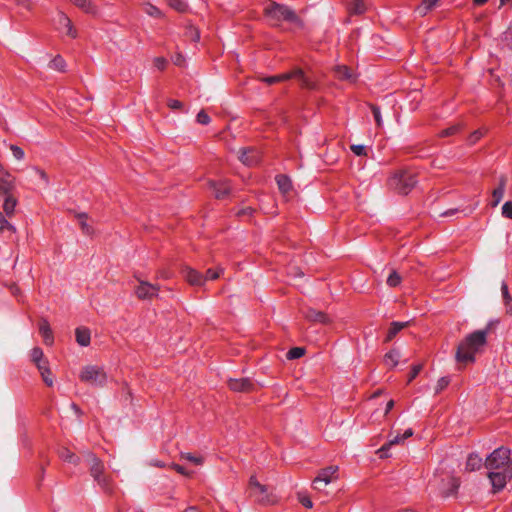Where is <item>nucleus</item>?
Listing matches in <instances>:
<instances>
[{
    "mask_svg": "<svg viewBox=\"0 0 512 512\" xmlns=\"http://www.w3.org/2000/svg\"><path fill=\"white\" fill-rule=\"evenodd\" d=\"M501 214L505 218L512 219V201H507L503 204Z\"/></svg>",
    "mask_w": 512,
    "mask_h": 512,
    "instance_id": "8fccbe9b",
    "label": "nucleus"
},
{
    "mask_svg": "<svg viewBox=\"0 0 512 512\" xmlns=\"http://www.w3.org/2000/svg\"><path fill=\"white\" fill-rule=\"evenodd\" d=\"M172 62H173L176 66L183 67V66H184V64H185V58H184V56H183L181 53H176V54L172 57Z\"/></svg>",
    "mask_w": 512,
    "mask_h": 512,
    "instance_id": "bf43d9fd",
    "label": "nucleus"
},
{
    "mask_svg": "<svg viewBox=\"0 0 512 512\" xmlns=\"http://www.w3.org/2000/svg\"><path fill=\"white\" fill-rule=\"evenodd\" d=\"M181 459L187 460L189 462H192L195 465H202L203 464V457L201 456H194L191 453L183 452L180 454Z\"/></svg>",
    "mask_w": 512,
    "mask_h": 512,
    "instance_id": "58836bf2",
    "label": "nucleus"
},
{
    "mask_svg": "<svg viewBox=\"0 0 512 512\" xmlns=\"http://www.w3.org/2000/svg\"><path fill=\"white\" fill-rule=\"evenodd\" d=\"M167 105L172 110H180L183 108V103L176 99H169Z\"/></svg>",
    "mask_w": 512,
    "mask_h": 512,
    "instance_id": "13d9d810",
    "label": "nucleus"
},
{
    "mask_svg": "<svg viewBox=\"0 0 512 512\" xmlns=\"http://www.w3.org/2000/svg\"><path fill=\"white\" fill-rule=\"evenodd\" d=\"M239 160L246 166H253L260 161V153L254 148H242Z\"/></svg>",
    "mask_w": 512,
    "mask_h": 512,
    "instance_id": "dca6fc26",
    "label": "nucleus"
},
{
    "mask_svg": "<svg viewBox=\"0 0 512 512\" xmlns=\"http://www.w3.org/2000/svg\"><path fill=\"white\" fill-rule=\"evenodd\" d=\"M196 120L199 124H202V125H208L211 122L210 116L204 110H201L197 114Z\"/></svg>",
    "mask_w": 512,
    "mask_h": 512,
    "instance_id": "3c124183",
    "label": "nucleus"
},
{
    "mask_svg": "<svg viewBox=\"0 0 512 512\" xmlns=\"http://www.w3.org/2000/svg\"><path fill=\"white\" fill-rule=\"evenodd\" d=\"M351 151L356 156H366L367 155V149H366V147L364 145H360V144L352 145L351 146Z\"/></svg>",
    "mask_w": 512,
    "mask_h": 512,
    "instance_id": "864d4df0",
    "label": "nucleus"
},
{
    "mask_svg": "<svg viewBox=\"0 0 512 512\" xmlns=\"http://www.w3.org/2000/svg\"><path fill=\"white\" fill-rule=\"evenodd\" d=\"M336 78L339 80H346L349 82H355L357 77L352 70L346 65H338L334 69Z\"/></svg>",
    "mask_w": 512,
    "mask_h": 512,
    "instance_id": "aec40b11",
    "label": "nucleus"
},
{
    "mask_svg": "<svg viewBox=\"0 0 512 512\" xmlns=\"http://www.w3.org/2000/svg\"><path fill=\"white\" fill-rule=\"evenodd\" d=\"M54 25L56 30L65 33L71 38H76L78 36V32L71 19L62 11L57 13L56 18L54 19Z\"/></svg>",
    "mask_w": 512,
    "mask_h": 512,
    "instance_id": "9d476101",
    "label": "nucleus"
},
{
    "mask_svg": "<svg viewBox=\"0 0 512 512\" xmlns=\"http://www.w3.org/2000/svg\"><path fill=\"white\" fill-rule=\"evenodd\" d=\"M366 11L364 0H354L349 6V12L355 15H361Z\"/></svg>",
    "mask_w": 512,
    "mask_h": 512,
    "instance_id": "f704fd0d",
    "label": "nucleus"
},
{
    "mask_svg": "<svg viewBox=\"0 0 512 512\" xmlns=\"http://www.w3.org/2000/svg\"><path fill=\"white\" fill-rule=\"evenodd\" d=\"M209 186L213 190L217 199L226 198L231 192V186L228 180L209 181Z\"/></svg>",
    "mask_w": 512,
    "mask_h": 512,
    "instance_id": "2eb2a0df",
    "label": "nucleus"
},
{
    "mask_svg": "<svg viewBox=\"0 0 512 512\" xmlns=\"http://www.w3.org/2000/svg\"><path fill=\"white\" fill-rule=\"evenodd\" d=\"M223 272V269L219 268V269H208L206 271V274L204 276V279L205 281L206 280H216L219 278L220 274Z\"/></svg>",
    "mask_w": 512,
    "mask_h": 512,
    "instance_id": "09e8293b",
    "label": "nucleus"
},
{
    "mask_svg": "<svg viewBox=\"0 0 512 512\" xmlns=\"http://www.w3.org/2000/svg\"><path fill=\"white\" fill-rule=\"evenodd\" d=\"M298 500L306 508H312V506H313L311 499L305 494L299 493Z\"/></svg>",
    "mask_w": 512,
    "mask_h": 512,
    "instance_id": "6e6d98bb",
    "label": "nucleus"
},
{
    "mask_svg": "<svg viewBox=\"0 0 512 512\" xmlns=\"http://www.w3.org/2000/svg\"><path fill=\"white\" fill-rule=\"evenodd\" d=\"M41 373V376L43 378V381L46 383L47 386L53 385V379L51 377V372L48 367V365L43 366L42 369H38Z\"/></svg>",
    "mask_w": 512,
    "mask_h": 512,
    "instance_id": "79ce46f5",
    "label": "nucleus"
},
{
    "mask_svg": "<svg viewBox=\"0 0 512 512\" xmlns=\"http://www.w3.org/2000/svg\"><path fill=\"white\" fill-rule=\"evenodd\" d=\"M35 172L40 177V179L43 181L44 186H48L49 185V178H48V175L46 174V172L44 170H42V169H39V168H35Z\"/></svg>",
    "mask_w": 512,
    "mask_h": 512,
    "instance_id": "680f3d73",
    "label": "nucleus"
},
{
    "mask_svg": "<svg viewBox=\"0 0 512 512\" xmlns=\"http://www.w3.org/2000/svg\"><path fill=\"white\" fill-rule=\"evenodd\" d=\"M337 471V466H329L321 469L316 478L313 480L314 488L317 490H321L322 484L326 486L329 483H331L333 480L337 478Z\"/></svg>",
    "mask_w": 512,
    "mask_h": 512,
    "instance_id": "9b49d317",
    "label": "nucleus"
},
{
    "mask_svg": "<svg viewBox=\"0 0 512 512\" xmlns=\"http://www.w3.org/2000/svg\"><path fill=\"white\" fill-rule=\"evenodd\" d=\"M144 11L149 16H152V17H155V18L162 17V12L159 10V8H157L156 6H154V5L150 4V3H147V4L144 5Z\"/></svg>",
    "mask_w": 512,
    "mask_h": 512,
    "instance_id": "a19ab883",
    "label": "nucleus"
},
{
    "mask_svg": "<svg viewBox=\"0 0 512 512\" xmlns=\"http://www.w3.org/2000/svg\"><path fill=\"white\" fill-rule=\"evenodd\" d=\"M438 0H422L421 4L417 6L416 12L420 16H425L429 11H431Z\"/></svg>",
    "mask_w": 512,
    "mask_h": 512,
    "instance_id": "473e14b6",
    "label": "nucleus"
},
{
    "mask_svg": "<svg viewBox=\"0 0 512 512\" xmlns=\"http://www.w3.org/2000/svg\"><path fill=\"white\" fill-rule=\"evenodd\" d=\"M254 212V209L251 207H246L243 209L238 210L237 215L238 216H251Z\"/></svg>",
    "mask_w": 512,
    "mask_h": 512,
    "instance_id": "69168bd1",
    "label": "nucleus"
},
{
    "mask_svg": "<svg viewBox=\"0 0 512 512\" xmlns=\"http://www.w3.org/2000/svg\"><path fill=\"white\" fill-rule=\"evenodd\" d=\"M183 275L190 285L201 286L205 283L204 275L190 267L183 269Z\"/></svg>",
    "mask_w": 512,
    "mask_h": 512,
    "instance_id": "f3484780",
    "label": "nucleus"
},
{
    "mask_svg": "<svg viewBox=\"0 0 512 512\" xmlns=\"http://www.w3.org/2000/svg\"><path fill=\"white\" fill-rule=\"evenodd\" d=\"M248 493L254 501L262 505H270L276 502V496L272 489L261 484L255 476H251L249 479Z\"/></svg>",
    "mask_w": 512,
    "mask_h": 512,
    "instance_id": "0eeeda50",
    "label": "nucleus"
},
{
    "mask_svg": "<svg viewBox=\"0 0 512 512\" xmlns=\"http://www.w3.org/2000/svg\"><path fill=\"white\" fill-rule=\"evenodd\" d=\"M505 40L510 49H512V29L505 33Z\"/></svg>",
    "mask_w": 512,
    "mask_h": 512,
    "instance_id": "338daca9",
    "label": "nucleus"
},
{
    "mask_svg": "<svg viewBox=\"0 0 512 512\" xmlns=\"http://www.w3.org/2000/svg\"><path fill=\"white\" fill-rule=\"evenodd\" d=\"M483 133L479 130L477 131H474L468 138V141L470 144H474L476 143L481 137H482Z\"/></svg>",
    "mask_w": 512,
    "mask_h": 512,
    "instance_id": "0e129e2a",
    "label": "nucleus"
},
{
    "mask_svg": "<svg viewBox=\"0 0 512 512\" xmlns=\"http://www.w3.org/2000/svg\"><path fill=\"white\" fill-rule=\"evenodd\" d=\"M460 486V480L456 477H448L447 482H443V487L441 488V494L443 497H450L457 493L458 488Z\"/></svg>",
    "mask_w": 512,
    "mask_h": 512,
    "instance_id": "a211bd4d",
    "label": "nucleus"
},
{
    "mask_svg": "<svg viewBox=\"0 0 512 512\" xmlns=\"http://www.w3.org/2000/svg\"><path fill=\"white\" fill-rule=\"evenodd\" d=\"M276 183L278 185L279 190L283 194H287L292 189V182L290 178L286 175H277Z\"/></svg>",
    "mask_w": 512,
    "mask_h": 512,
    "instance_id": "bb28decb",
    "label": "nucleus"
},
{
    "mask_svg": "<svg viewBox=\"0 0 512 512\" xmlns=\"http://www.w3.org/2000/svg\"><path fill=\"white\" fill-rule=\"evenodd\" d=\"M305 353V349L302 348V347H294V348H291L287 354H286V357L287 359L289 360H294V359H298L300 357H302Z\"/></svg>",
    "mask_w": 512,
    "mask_h": 512,
    "instance_id": "ea45409f",
    "label": "nucleus"
},
{
    "mask_svg": "<svg viewBox=\"0 0 512 512\" xmlns=\"http://www.w3.org/2000/svg\"><path fill=\"white\" fill-rule=\"evenodd\" d=\"M490 327L483 330H477L466 336L458 345L456 351V361L458 363H471L475 361V354L486 344L487 335Z\"/></svg>",
    "mask_w": 512,
    "mask_h": 512,
    "instance_id": "f03ea898",
    "label": "nucleus"
},
{
    "mask_svg": "<svg viewBox=\"0 0 512 512\" xmlns=\"http://www.w3.org/2000/svg\"><path fill=\"white\" fill-rule=\"evenodd\" d=\"M39 332L43 337L44 343L47 345H52L54 342L53 332L51 330L50 324L46 319H41L39 323Z\"/></svg>",
    "mask_w": 512,
    "mask_h": 512,
    "instance_id": "412c9836",
    "label": "nucleus"
},
{
    "mask_svg": "<svg viewBox=\"0 0 512 512\" xmlns=\"http://www.w3.org/2000/svg\"><path fill=\"white\" fill-rule=\"evenodd\" d=\"M298 79L300 81L301 87L309 90H313L316 88V84L310 80L308 77H306L304 71L301 68H294L290 72L282 73L279 75L269 76L263 78V81L269 85L281 82V81H287L290 79Z\"/></svg>",
    "mask_w": 512,
    "mask_h": 512,
    "instance_id": "6e6552de",
    "label": "nucleus"
},
{
    "mask_svg": "<svg viewBox=\"0 0 512 512\" xmlns=\"http://www.w3.org/2000/svg\"><path fill=\"white\" fill-rule=\"evenodd\" d=\"M59 457L69 463H73L77 465L79 463V457H77L72 451L68 448L63 447L59 450Z\"/></svg>",
    "mask_w": 512,
    "mask_h": 512,
    "instance_id": "2f4dec72",
    "label": "nucleus"
},
{
    "mask_svg": "<svg viewBox=\"0 0 512 512\" xmlns=\"http://www.w3.org/2000/svg\"><path fill=\"white\" fill-rule=\"evenodd\" d=\"M16 189V177L10 172L0 175V199L14 193Z\"/></svg>",
    "mask_w": 512,
    "mask_h": 512,
    "instance_id": "4468645a",
    "label": "nucleus"
},
{
    "mask_svg": "<svg viewBox=\"0 0 512 512\" xmlns=\"http://www.w3.org/2000/svg\"><path fill=\"white\" fill-rule=\"evenodd\" d=\"M153 63H154V66L158 70H161V71L164 70L166 68V66H167V60L164 57H156V58H154Z\"/></svg>",
    "mask_w": 512,
    "mask_h": 512,
    "instance_id": "5fc2aeb1",
    "label": "nucleus"
},
{
    "mask_svg": "<svg viewBox=\"0 0 512 512\" xmlns=\"http://www.w3.org/2000/svg\"><path fill=\"white\" fill-rule=\"evenodd\" d=\"M490 327L483 330H477L466 336L458 345L456 351V361L458 363H471L475 361V354L486 344L487 335Z\"/></svg>",
    "mask_w": 512,
    "mask_h": 512,
    "instance_id": "7ed1b4c3",
    "label": "nucleus"
},
{
    "mask_svg": "<svg viewBox=\"0 0 512 512\" xmlns=\"http://www.w3.org/2000/svg\"><path fill=\"white\" fill-rule=\"evenodd\" d=\"M159 286L140 280L135 287V294L141 300H150L158 296Z\"/></svg>",
    "mask_w": 512,
    "mask_h": 512,
    "instance_id": "f8f14e48",
    "label": "nucleus"
},
{
    "mask_svg": "<svg viewBox=\"0 0 512 512\" xmlns=\"http://www.w3.org/2000/svg\"><path fill=\"white\" fill-rule=\"evenodd\" d=\"M418 183L417 175L412 170L400 169L395 171L387 181L390 190L399 195L409 194Z\"/></svg>",
    "mask_w": 512,
    "mask_h": 512,
    "instance_id": "20e7f679",
    "label": "nucleus"
},
{
    "mask_svg": "<svg viewBox=\"0 0 512 512\" xmlns=\"http://www.w3.org/2000/svg\"><path fill=\"white\" fill-rule=\"evenodd\" d=\"M168 5L178 12L186 11L187 5L182 0H167Z\"/></svg>",
    "mask_w": 512,
    "mask_h": 512,
    "instance_id": "49530a36",
    "label": "nucleus"
},
{
    "mask_svg": "<svg viewBox=\"0 0 512 512\" xmlns=\"http://www.w3.org/2000/svg\"><path fill=\"white\" fill-rule=\"evenodd\" d=\"M0 232H8L10 235H12L16 232V228L10 222H8L5 217L2 221H0Z\"/></svg>",
    "mask_w": 512,
    "mask_h": 512,
    "instance_id": "c03bdc74",
    "label": "nucleus"
},
{
    "mask_svg": "<svg viewBox=\"0 0 512 512\" xmlns=\"http://www.w3.org/2000/svg\"><path fill=\"white\" fill-rule=\"evenodd\" d=\"M459 130H460L459 125H453L449 128L442 130L440 133V137H448V136L454 135V134L458 133Z\"/></svg>",
    "mask_w": 512,
    "mask_h": 512,
    "instance_id": "603ef678",
    "label": "nucleus"
},
{
    "mask_svg": "<svg viewBox=\"0 0 512 512\" xmlns=\"http://www.w3.org/2000/svg\"><path fill=\"white\" fill-rule=\"evenodd\" d=\"M31 359L36 364L38 369H42L43 366L48 365L47 361L43 360V351L39 347L32 349Z\"/></svg>",
    "mask_w": 512,
    "mask_h": 512,
    "instance_id": "c85d7f7f",
    "label": "nucleus"
},
{
    "mask_svg": "<svg viewBox=\"0 0 512 512\" xmlns=\"http://www.w3.org/2000/svg\"><path fill=\"white\" fill-rule=\"evenodd\" d=\"M265 14L271 21H273L274 26H279L281 21H287L289 23L296 24L299 27L303 26V22L296 12L291 7L284 4L277 2L270 3L265 8Z\"/></svg>",
    "mask_w": 512,
    "mask_h": 512,
    "instance_id": "39448f33",
    "label": "nucleus"
},
{
    "mask_svg": "<svg viewBox=\"0 0 512 512\" xmlns=\"http://www.w3.org/2000/svg\"><path fill=\"white\" fill-rule=\"evenodd\" d=\"M400 354L397 350L392 349L384 355L385 365L393 368L398 364Z\"/></svg>",
    "mask_w": 512,
    "mask_h": 512,
    "instance_id": "7c9ffc66",
    "label": "nucleus"
},
{
    "mask_svg": "<svg viewBox=\"0 0 512 512\" xmlns=\"http://www.w3.org/2000/svg\"><path fill=\"white\" fill-rule=\"evenodd\" d=\"M76 341L80 346L86 347L90 344V331L84 327H78L75 331Z\"/></svg>",
    "mask_w": 512,
    "mask_h": 512,
    "instance_id": "b1692460",
    "label": "nucleus"
},
{
    "mask_svg": "<svg viewBox=\"0 0 512 512\" xmlns=\"http://www.w3.org/2000/svg\"><path fill=\"white\" fill-rule=\"evenodd\" d=\"M0 232H8L10 235H12L16 232V228L10 222H8L5 217L2 221H0Z\"/></svg>",
    "mask_w": 512,
    "mask_h": 512,
    "instance_id": "37998d69",
    "label": "nucleus"
},
{
    "mask_svg": "<svg viewBox=\"0 0 512 512\" xmlns=\"http://www.w3.org/2000/svg\"><path fill=\"white\" fill-rule=\"evenodd\" d=\"M404 441V439H402V435H396L395 437H393L392 439H390L388 441V443L384 444L378 451V455L380 458H386L388 457V454H387V451L388 449L393 446V445H396V444H400Z\"/></svg>",
    "mask_w": 512,
    "mask_h": 512,
    "instance_id": "cd10ccee",
    "label": "nucleus"
},
{
    "mask_svg": "<svg viewBox=\"0 0 512 512\" xmlns=\"http://www.w3.org/2000/svg\"><path fill=\"white\" fill-rule=\"evenodd\" d=\"M304 316L306 319H308L309 321H312V322H319L322 324H327L330 322V318L327 314H325L322 311H317L313 308H308L304 312Z\"/></svg>",
    "mask_w": 512,
    "mask_h": 512,
    "instance_id": "6ab92c4d",
    "label": "nucleus"
},
{
    "mask_svg": "<svg viewBox=\"0 0 512 512\" xmlns=\"http://www.w3.org/2000/svg\"><path fill=\"white\" fill-rule=\"evenodd\" d=\"M450 383V379L448 377H441L435 386V394H439L442 392Z\"/></svg>",
    "mask_w": 512,
    "mask_h": 512,
    "instance_id": "de8ad7c7",
    "label": "nucleus"
},
{
    "mask_svg": "<svg viewBox=\"0 0 512 512\" xmlns=\"http://www.w3.org/2000/svg\"><path fill=\"white\" fill-rule=\"evenodd\" d=\"M409 322H392L385 337V342H390L402 329L407 327Z\"/></svg>",
    "mask_w": 512,
    "mask_h": 512,
    "instance_id": "a878e982",
    "label": "nucleus"
},
{
    "mask_svg": "<svg viewBox=\"0 0 512 512\" xmlns=\"http://www.w3.org/2000/svg\"><path fill=\"white\" fill-rule=\"evenodd\" d=\"M3 199V211L7 217H11L14 214L15 207L18 203L14 193L2 198Z\"/></svg>",
    "mask_w": 512,
    "mask_h": 512,
    "instance_id": "5701e85b",
    "label": "nucleus"
},
{
    "mask_svg": "<svg viewBox=\"0 0 512 512\" xmlns=\"http://www.w3.org/2000/svg\"><path fill=\"white\" fill-rule=\"evenodd\" d=\"M228 386L234 392L256 391V384L249 378L229 379Z\"/></svg>",
    "mask_w": 512,
    "mask_h": 512,
    "instance_id": "ddd939ff",
    "label": "nucleus"
},
{
    "mask_svg": "<svg viewBox=\"0 0 512 512\" xmlns=\"http://www.w3.org/2000/svg\"><path fill=\"white\" fill-rule=\"evenodd\" d=\"M9 148H10V150H11V152H12L13 157H14L16 160L21 161V160H23V159H24V157H25V152H24V150H23L21 147H19V146H17V145H14V144H11V145L9 146Z\"/></svg>",
    "mask_w": 512,
    "mask_h": 512,
    "instance_id": "a18cd8bd",
    "label": "nucleus"
},
{
    "mask_svg": "<svg viewBox=\"0 0 512 512\" xmlns=\"http://www.w3.org/2000/svg\"><path fill=\"white\" fill-rule=\"evenodd\" d=\"M80 380L94 386H104L107 381V374L103 368L93 365L84 367L79 375Z\"/></svg>",
    "mask_w": 512,
    "mask_h": 512,
    "instance_id": "1a4fd4ad",
    "label": "nucleus"
},
{
    "mask_svg": "<svg viewBox=\"0 0 512 512\" xmlns=\"http://www.w3.org/2000/svg\"><path fill=\"white\" fill-rule=\"evenodd\" d=\"M402 281L401 276L396 270H392L389 276L387 277L386 283L389 287H397L400 285Z\"/></svg>",
    "mask_w": 512,
    "mask_h": 512,
    "instance_id": "e433bc0d",
    "label": "nucleus"
},
{
    "mask_svg": "<svg viewBox=\"0 0 512 512\" xmlns=\"http://www.w3.org/2000/svg\"><path fill=\"white\" fill-rule=\"evenodd\" d=\"M505 186H506V177L501 176L499 179V185L497 188H495L492 192L493 201L491 203L492 207H496L502 200L505 192Z\"/></svg>",
    "mask_w": 512,
    "mask_h": 512,
    "instance_id": "4be33fe9",
    "label": "nucleus"
},
{
    "mask_svg": "<svg viewBox=\"0 0 512 512\" xmlns=\"http://www.w3.org/2000/svg\"><path fill=\"white\" fill-rule=\"evenodd\" d=\"M74 5L89 14L97 12L96 6L90 0H70Z\"/></svg>",
    "mask_w": 512,
    "mask_h": 512,
    "instance_id": "c756f323",
    "label": "nucleus"
},
{
    "mask_svg": "<svg viewBox=\"0 0 512 512\" xmlns=\"http://www.w3.org/2000/svg\"><path fill=\"white\" fill-rule=\"evenodd\" d=\"M483 465L482 458L476 454L471 453L469 454L467 461H466V470L468 471H476L479 470Z\"/></svg>",
    "mask_w": 512,
    "mask_h": 512,
    "instance_id": "393cba45",
    "label": "nucleus"
},
{
    "mask_svg": "<svg viewBox=\"0 0 512 512\" xmlns=\"http://www.w3.org/2000/svg\"><path fill=\"white\" fill-rule=\"evenodd\" d=\"M87 462L89 464L90 474L97 484L106 493H111L113 490L110 478L104 474V464L94 454H87Z\"/></svg>",
    "mask_w": 512,
    "mask_h": 512,
    "instance_id": "423d86ee",
    "label": "nucleus"
},
{
    "mask_svg": "<svg viewBox=\"0 0 512 512\" xmlns=\"http://www.w3.org/2000/svg\"><path fill=\"white\" fill-rule=\"evenodd\" d=\"M484 466L488 470L493 493L503 490L512 480V451L505 446L498 447L486 457Z\"/></svg>",
    "mask_w": 512,
    "mask_h": 512,
    "instance_id": "f257e3e1",
    "label": "nucleus"
},
{
    "mask_svg": "<svg viewBox=\"0 0 512 512\" xmlns=\"http://www.w3.org/2000/svg\"><path fill=\"white\" fill-rule=\"evenodd\" d=\"M371 109H372V113H373V116H374V119H375L377 125L381 126L382 125V117H381V113H380L379 107L372 106Z\"/></svg>",
    "mask_w": 512,
    "mask_h": 512,
    "instance_id": "052dcab7",
    "label": "nucleus"
},
{
    "mask_svg": "<svg viewBox=\"0 0 512 512\" xmlns=\"http://www.w3.org/2000/svg\"><path fill=\"white\" fill-rule=\"evenodd\" d=\"M190 33H191V39H192L193 41H195V42H196V41H198V40H199V38H200V34H199V32H198L196 29H190Z\"/></svg>",
    "mask_w": 512,
    "mask_h": 512,
    "instance_id": "774afa93",
    "label": "nucleus"
},
{
    "mask_svg": "<svg viewBox=\"0 0 512 512\" xmlns=\"http://www.w3.org/2000/svg\"><path fill=\"white\" fill-rule=\"evenodd\" d=\"M501 292H502V295H503L505 306L507 308V312L511 313L512 312V306L510 304L512 302V297L509 294L508 286H507V284L505 282H503L502 285H501Z\"/></svg>",
    "mask_w": 512,
    "mask_h": 512,
    "instance_id": "4c0bfd02",
    "label": "nucleus"
},
{
    "mask_svg": "<svg viewBox=\"0 0 512 512\" xmlns=\"http://www.w3.org/2000/svg\"><path fill=\"white\" fill-rule=\"evenodd\" d=\"M422 369L421 365H414L409 373L408 383L412 382L420 373Z\"/></svg>",
    "mask_w": 512,
    "mask_h": 512,
    "instance_id": "4d7b16f0",
    "label": "nucleus"
},
{
    "mask_svg": "<svg viewBox=\"0 0 512 512\" xmlns=\"http://www.w3.org/2000/svg\"><path fill=\"white\" fill-rule=\"evenodd\" d=\"M172 468L177 471L179 474L181 475H184V476H190L191 473L189 471H187V469L179 464H172Z\"/></svg>",
    "mask_w": 512,
    "mask_h": 512,
    "instance_id": "e2e57ef3",
    "label": "nucleus"
},
{
    "mask_svg": "<svg viewBox=\"0 0 512 512\" xmlns=\"http://www.w3.org/2000/svg\"><path fill=\"white\" fill-rule=\"evenodd\" d=\"M49 67L53 70L64 72L66 68V62L62 56L57 55L50 61Z\"/></svg>",
    "mask_w": 512,
    "mask_h": 512,
    "instance_id": "c9c22d12",
    "label": "nucleus"
},
{
    "mask_svg": "<svg viewBox=\"0 0 512 512\" xmlns=\"http://www.w3.org/2000/svg\"><path fill=\"white\" fill-rule=\"evenodd\" d=\"M76 218L79 220L82 232L86 235H92L94 230L92 226L87 223L88 215L86 213H77Z\"/></svg>",
    "mask_w": 512,
    "mask_h": 512,
    "instance_id": "72a5a7b5",
    "label": "nucleus"
}]
</instances>
